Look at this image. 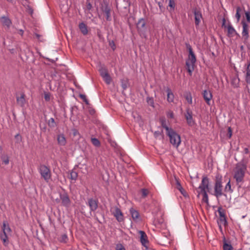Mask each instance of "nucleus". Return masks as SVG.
<instances>
[{
    "instance_id": "f257e3e1",
    "label": "nucleus",
    "mask_w": 250,
    "mask_h": 250,
    "mask_svg": "<svg viewBox=\"0 0 250 250\" xmlns=\"http://www.w3.org/2000/svg\"><path fill=\"white\" fill-rule=\"evenodd\" d=\"M246 170L247 166L244 164L240 163L236 164L233 169V178L237 185L244 182Z\"/></svg>"
},
{
    "instance_id": "f03ea898",
    "label": "nucleus",
    "mask_w": 250,
    "mask_h": 250,
    "mask_svg": "<svg viewBox=\"0 0 250 250\" xmlns=\"http://www.w3.org/2000/svg\"><path fill=\"white\" fill-rule=\"evenodd\" d=\"M186 46L189 52L188 57L186 60V65L188 72L190 75H191L194 68L196 58L191 45L189 43H186Z\"/></svg>"
},
{
    "instance_id": "7ed1b4c3",
    "label": "nucleus",
    "mask_w": 250,
    "mask_h": 250,
    "mask_svg": "<svg viewBox=\"0 0 250 250\" xmlns=\"http://www.w3.org/2000/svg\"><path fill=\"white\" fill-rule=\"evenodd\" d=\"M167 135L169 138L170 143L174 147L177 148L181 142L180 136L173 129L167 132Z\"/></svg>"
},
{
    "instance_id": "20e7f679",
    "label": "nucleus",
    "mask_w": 250,
    "mask_h": 250,
    "mask_svg": "<svg viewBox=\"0 0 250 250\" xmlns=\"http://www.w3.org/2000/svg\"><path fill=\"white\" fill-rule=\"evenodd\" d=\"M38 170L42 178L46 182H48L51 177V172L50 168L47 166L42 165L39 167Z\"/></svg>"
},
{
    "instance_id": "39448f33",
    "label": "nucleus",
    "mask_w": 250,
    "mask_h": 250,
    "mask_svg": "<svg viewBox=\"0 0 250 250\" xmlns=\"http://www.w3.org/2000/svg\"><path fill=\"white\" fill-rule=\"evenodd\" d=\"M214 188V195L217 198L220 197L223 195V186L222 185L221 178L219 177H216Z\"/></svg>"
},
{
    "instance_id": "423d86ee",
    "label": "nucleus",
    "mask_w": 250,
    "mask_h": 250,
    "mask_svg": "<svg viewBox=\"0 0 250 250\" xmlns=\"http://www.w3.org/2000/svg\"><path fill=\"white\" fill-rule=\"evenodd\" d=\"M209 181L207 177H204L202 178V182L200 186H199L197 192H198V196L202 193H204V192H207L209 188Z\"/></svg>"
},
{
    "instance_id": "0eeeda50",
    "label": "nucleus",
    "mask_w": 250,
    "mask_h": 250,
    "mask_svg": "<svg viewBox=\"0 0 250 250\" xmlns=\"http://www.w3.org/2000/svg\"><path fill=\"white\" fill-rule=\"evenodd\" d=\"M185 117L189 126H192L195 124V122L192 117V112L189 108L186 109Z\"/></svg>"
},
{
    "instance_id": "6e6552de",
    "label": "nucleus",
    "mask_w": 250,
    "mask_h": 250,
    "mask_svg": "<svg viewBox=\"0 0 250 250\" xmlns=\"http://www.w3.org/2000/svg\"><path fill=\"white\" fill-rule=\"evenodd\" d=\"M241 23L243 27L242 36L245 40H247L249 38V26L244 20L242 21Z\"/></svg>"
},
{
    "instance_id": "1a4fd4ad",
    "label": "nucleus",
    "mask_w": 250,
    "mask_h": 250,
    "mask_svg": "<svg viewBox=\"0 0 250 250\" xmlns=\"http://www.w3.org/2000/svg\"><path fill=\"white\" fill-rule=\"evenodd\" d=\"M112 213L117 220L119 222L124 221V215L121 209L117 207L112 208Z\"/></svg>"
},
{
    "instance_id": "9d476101",
    "label": "nucleus",
    "mask_w": 250,
    "mask_h": 250,
    "mask_svg": "<svg viewBox=\"0 0 250 250\" xmlns=\"http://www.w3.org/2000/svg\"><path fill=\"white\" fill-rule=\"evenodd\" d=\"M137 28L139 33L142 35L144 34L146 32V22L144 19H140L137 23Z\"/></svg>"
},
{
    "instance_id": "9b49d317",
    "label": "nucleus",
    "mask_w": 250,
    "mask_h": 250,
    "mask_svg": "<svg viewBox=\"0 0 250 250\" xmlns=\"http://www.w3.org/2000/svg\"><path fill=\"white\" fill-rule=\"evenodd\" d=\"M218 212L219 215V221L220 223L226 226L227 224V221L225 215V211L222 207H219L218 208Z\"/></svg>"
},
{
    "instance_id": "f8f14e48",
    "label": "nucleus",
    "mask_w": 250,
    "mask_h": 250,
    "mask_svg": "<svg viewBox=\"0 0 250 250\" xmlns=\"http://www.w3.org/2000/svg\"><path fill=\"white\" fill-rule=\"evenodd\" d=\"M203 97L207 104L208 105L211 104V101L212 99V93L209 90H205L203 92Z\"/></svg>"
},
{
    "instance_id": "ddd939ff",
    "label": "nucleus",
    "mask_w": 250,
    "mask_h": 250,
    "mask_svg": "<svg viewBox=\"0 0 250 250\" xmlns=\"http://www.w3.org/2000/svg\"><path fill=\"white\" fill-rule=\"evenodd\" d=\"M98 201L96 199L90 198L88 200V205L91 211H95L98 207Z\"/></svg>"
},
{
    "instance_id": "4468645a",
    "label": "nucleus",
    "mask_w": 250,
    "mask_h": 250,
    "mask_svg": "<svg viewBox=\"0 0 250 250\" xmlns=\"http://www.w3.org/2000/svg\"><path fill=\"white\" fill-rule=\"evenodd\" d=\"M139 233L140 234V242L141 244L143 246L146 247L148 242L146 234L142 230H140Z\"/></svg>"
},
{
    "instance_id": "2eb2a0df",
    "label": "nucleus",
    "mask_w": 250,
    "mask_h": 250,
    "mask_svg": "<svg viewBox=\"0 0 250 250\" xmlns=\"http://www.w3.org/2000/svg\"><path fill=\"white\" fill-rule=\"evenodd\" d=\"M193 13L195 18V24L196 26L197 27L199 26L202 19V15L201 12L197 10H195Z\"/></svg>"
},
{
    "instance_id": "dca6fc26",
    "label": "nucleus",
    "mask_w": 250,
    "mask_h": 250,
    "mask_svg": "<svg viewBox=\"0 0 250 250\" xmlns=\"http://www.w3.org/2000/svg\"><path fill=\"white\" fill-rule=\"evenodd\" d=\"M60 199H61L62 204L64 206L68 207L70 206V200L67 194H61Z\"/></svg>"
},
{
    "instance_id": "f3484780",
    "label": "nucleus",
    "mask_w": 250,
    "mask_h": 250,
    "mask_svg": "<svg viewBox=\"0 0 250 250\" xmlns=\"http://www.w3.org/2000/svg\"><path fill=\"white\" fill-rule=\"evenodd\" d=\"M16 100L18 105L22 107L25 106L26 100L25 99V95L23 93L21 94L20 97H17Z\"/></svg>"
},
{
    "instance_id": "a211bd4d",
    "label": "nucleus",
    "mask_w": 250,
    "mask_h": 250,
    "mask_svg": "<svg viewBox=\"0 0 250 250\" xmlns=\"http://www.w3.org/2000/svg\"><path fill=\"white\" fill-rule=\"evenodd\" d=\"M166 92L167 94V101L169 103H173L174 101V95L171 89L167 87L166 89Z\"/></svg>"
},
{
    "instance_id": "6ab92c4d",
    "label": "nucleus",
    "mask_w": 250,
    "mask_h": 250,
    "mask_svg": "<svg viewBox=\"0 0 250 250\" xmlns=\"http://www.w3.org/2000/svg\"><path fill=\"white\" fill-rule=\"evenodd\" d=\"M226 28H227L228 34L229 36L233 37L235 35H238V34L237 33L235 29L230 23H229V24L227 25V27Z\"/></svg>"
},
{
    "instance_id": "aec40b11",
    "label": "nucleus",
    "mask_w": 250,
    "mask_h": 250,
    "mask_svg": "<svg viewBox=\"0 0 250 250\" xmlns=\"http://www.w3.org/2000/svg\"><path fill=\"white\" fill-rule=\"evenodd\" d=\"M58 144L60 146H64L66 143V139L63 134H59L57 136Z\"/></svg>"
},
{
    "instance_id": "412c9836",
    "label": "nucleus",
    "mask_w": 250,
    "mask_h": 250,
    "mask_svg": "<svg viewBox=\"0 0 250 250\" xmlns=\"http://www.w3.org/2000/svg\"><path fill=\"white\" fill-rule=\"evenodd\" d=\"M129 212H130V213L131 215L132 219L134 221H136L137 219H138L139 218V213L138 212V211L137 210H135L133 208H131L129 209Z\"/></svg>"
},
{
    "instance_id": "4be33fe9",
    "label": "nucleus",
    "mask_w": 250,
    "mask_h": 250,
    "mask_svg": "<svg viewBox=\"0 0 250 250\" xmlns=\"http://www.w3.org/2000/svg\"><path fill=\"white\" fill-rule=\"evenodd\" d=\"M79 27L81 32L84 35H87L88 33L87 27L83 22H81L79 25Z\"/></svg>"
},
{
    "instance_id": "5701e85b",
    "label": "nucleus",
    "mask_w": 250,
    "mask_h": 250,
    "mask_svg": "<svg viewBox=\"0 0 250 250\" xmlns=\"http://www.w3.org/2000/svg\"><path fill=\"white\" fill-rule=\"evenodd\" d=\"M245 8L244 7H237L236 12L235 14V18L237 19V21L239 22L241 18V14L244 11Z\"/></svg>"
},
{
    "instance_id": "b1692460",
    "label": "nucleus",
    "mask_w": 250,
    "mask_h": 250,
    "mask_svg": "<svg viewBox=\"0 0 250 250\" xmlns=\"http://www.w3.org/2000/svg\"><path fill=\"white\" fill-rule=\"evenodd\" d=\"M2 229L3 233H9L11 232V230L8 224L6 222H3L2 224Z\"/></svg>"
},
{
    "instance_id": "393cba45",
    "label": "nucleus",
    "mask_w": 250,
    "mask_h": 250,
    "mask_svg": "<svg viewBox=\"0 0 250 250\" xmlns=\"http://www.w3.org/2000/svg\"><path fill=\"white\" fill-rule=\"evenodd\" d=\"M1 21L2 24L6 26L7 27H9L11 24V21L10 19L5 17H2L1 18Z\"/></svg>"
},
{
    "instance_id": "a878e982",
    "label": "nucleus",
    "mask_w": 250,
    "mask_h": 250,
    "mask_svg": "<svg viewBox=\"0 0 250 250\" xmlns=\"http://www.w3.org/2000/svg\"><path fill=\"white\" fill-rule=\"evenodd\" d=\"M104 12L106 15V19L107 21H110L111 20L110 17V9L107 6H106L104 10Z\"/></svg>"
},
{
    "instance_id": "bb28decb",
    "label": "nucleus",
    "mask_w": 250,
    "mask_h": 250,
    "mask_svg": "<svg viewBox=\"0 0 250 250\" xmlns=\"http://www.w3.org/2000/svg\"><path fill=\"white\" fill-rule=\"evenodd\" d=\"M7 234L8 233H5V234L3 233L0 236V238H1V240H2L3 244L5 246H7L8 244Z\"/></svg>"
},
{
    "instance_id": "cd10ccee",
    "label": "nucleus",
    "mask_w": 250,
    "mask_h": 250,
    "mask_svg": "<svg viewBox=\"0 0 250 250\" xmlns=\"http://www.w3.org/2000/svg\"><path fill=\"white\" fill-rule=\"evenodd\" d=\"M161 123L162 127L166 129L167 132H168L172 129L170 127H168V126L167 125L166 121L165 120L161 119Z\"/></svg>"
},
{
    "instance_id": "c85d7f7f",
    "label": "nucleus",
    "mask_w": 250,
    "mask_h": 250,
    "mask_svg": "<svg viewBox=\"0 0 250 250\" xmlns=\"http://www.w3.org/2000/svg\"><path fill=\"white\" fill-rule=\"evenodd\" d=\"M177 188L180 191V192L184 196H185L186 195V192L184 189V188L182 187V186L178 182H177Z\"/></svg>"
},
{
    "instance_id": "c756f323",
    "label": "nucleus",
    "mask_w": 250,
    "mask_h": 250,
    "mask_svg": "<svg viewBox=\"0 0 250 250\" xmlns=\"http://www.w3.org/2000/svg\"><path fill=\"white\" fill-rule=\"evenodd\" d=\"M91 142L92 144L97 147H99L100 146V142L99 140L96 138H92L91 139Z\"/></svg>"
},
{
    "instance_id": "7c9ffc66",
    "label": "nucleus",
    "mask_w": 250,
    "mask_h": 250,
    "mask_svg": "<svg viewBox=\"0 0 250 250\" xmlns=\"http://www.w3.org/2000/svg\"><path fill=\"white\" fill-rule=\"evenodd\" d=\"M1 159L2 161V162L5 164L7 165L9 164V157L6 155H2L1 156Z\"/></svg>"
},
{
    "instance_id": "2f4dec72",
    "label": "nucleus",
    "mask_w": 250,
    "mask_h": 250,
    "mask_svg": "<svg viewBox=\"0 0 250 250\" xmlns=\"http://www.w3.org/2000/svg\"><path fill=\"white\" fill-rule=\"evenodd\" d=\"M185 98L188 104H192V98L190 93H187L185 96Z\"/></svg>"
},
{
    "instance_id": "473e14b6",
    "label": "nucleus",
    "mask_w": 250,
    "mask_h": 250,
    "mask_svg": "<svg viewBox=\"0 0 250 250\" xmlns=\"http://www.w3.org/2000/svg\"><path fill=\"white\" fill-rule=\"evenodd\" d=\"M147 103L152 107H154V103L153 98L147 97L146 98Z\"/></svg>"
},
{
    "instance_id": "72a5a7b5",
    "label": "nucleus",
    "mask_w": 250,
    "mask_h": 250,
    "mask_svg": "<svg viewBox=\"0 0 250 250\" xmlns=\"http://www.w3.org/2000/svg\"><path fill=\"white\" fill-rule=\"evenodd\" d=\"M225 191L227 192H232L233 191L231 188V185L229 181L228 182L225 186Z\"/></svg>"
},
{
    "instance_id": "f704fd0d",
    "label": "nucleus",
    "mask_w": 250,
    "mask_h": 250,
    "mask_svg": "<svg viewBox=\"0 0 250 250\" xmlns=\"http://www.w3.org/2000/svg\"><path fill=\"white\" fill-rule=\"evenodd\" d=\"M200 195H203L202 201L204 202H205L206 203H208V194H207V192H204V193H202Z\"/></svg>"
},
{
    "instance_id": "c9c22d12",
    "label": "nucleus",
    "mask_w": 250,
    "mask_h": 250,
    "mask_svg": "<svg viewBox=\"0 0 250 250\" xmlns=\"http://www.w3.org/2000/svg\"><path fill=\"white\" fill-rule=\"evenodd\" d=\"M232 246L229 244H228L226 242H225L223 245V250H232Z\"/></svg>"
},
{
    "instance_id": "e433bc0d",
    "label": "nucleus",
    "mask_w": 250,
    "mask_h": 250,
    "mask_svg": "<svg viewBox=\"0 0 250 250\" xmlns=\"http://www.w3.org/2000/svg\"><path fill=\"white\" fill-rule=\"evenodd\" d=\"M77 177H78V174L76 172H75L74 171H72L70 172V177L71 179H72L73 180H76L77 178Z\"/></svg>"
},
{
    "instance_id": "4c0bfd02",
    "label": "nucleus",
    "mask_w": 250,
    "mask_h": 250,
    "mask_svg": "<svg viewBox=\"0 0 250 250\" xmlns=\"http://www.w3.org/2000/svg\"><path fill=\"white\" fill-rule=\"evenodd\" d=\"M103 79L107 84H109L111 83V78L109 75H108L107 76L103 78Z\"/></svg>"
},
{
    "instance_id": "58836bf2",
    "label": "nucleus",
    "mask_w": 250,
    "mask_h": 250,
    "mask_svg": "<svg viewBox=\"0 0 250 250\" xmlns=\"http://www.w3.org/2000/svg\"><path fill=\"white\" fill-rule=\"evenodd\" d=\"M55 120L53 118H51L48 121V125L50 127H54L55 126Z\"/></svg>"
},
{
    "instance_id": "ea45409f",
    "label": "nucleus",
    "mask_w": 250,
    "mask_h": 250,
    "mask_svg": "<svg viewBox=\"0 0 250 250\" xmlns=\"http://www.w3.org/2000/svg\"><path fill=\"white\" fill-rule=\"evenodd\" d=\"M116 250H126L125 247L121 244H117L116 245Z\"/></svg>"
},
{
    "instance_id": "a19ab883",
    "label": "nucleus",
    "mask_w": 250,
    "mask_h": 250,
    "mask_svg": "<svg viewBox=\"0 0 250 250\" xmlns=\"http://www.w3.org/2000/svg\"><path fill=\"white\" fill-rule=\"evenodd\" d=\"M168 6L173 10L175 8V4L174 0H169Z\"/></svg>"
},
{
    "instance_id": "79ce46f5",
    "label": "nucleus",
    "mask_w": 250,
    "mask_h": 250,
    "mask_svg": "<svg viewBox=\"0 0 250 250\" xmlns=\"http://www.w3.org/2000/svg\"><path fill=\"white\" fill-rule=\"evenodd\" d=\"M99 71H100V75H101V76L102 77L103 76H104V75L105 73H106L107 72V69L105 68H104V67H102L99 70Z\"/></svg>"
},
{
    "instance_id": "37998d69",
    "label": "nucleus",
    "mask_w": 250,
    "mask_h": 250,
    "mask_svg": "<svg viewBox=\"0 0 250 250\" xmlns=\"http://www.w3.org/2000/svg\"><path fill=\"white\" fill-rule=\"evenodd\" d=\"M167 118L173 119L174 118V113L171 110H169L167 113Z\"/></svg>"
},
{
    "instance_id": "c03bdc74",
    "label": "nucleus",
    "mask_w": 250,
    "mask_h": 250,
    "mask_svg": "<svg viewBox=\"0 0 250 250\" xmlns=\"http://www.w3.org/2000/svg\"><path fill=\"white\" fill-rule=\"evenodd\" d=\"M142 196L146 197L148 194V190L146 189L143 188L142 189Z\"/></svg>"
},
{
    "instance_id": "a18cd8bd",
    "label": "nucleus",
    "mask_w": 250,
    "mask_h": 250,
    "mask_svg": "<svg viewBox=\"0 0 250 250\" xmlns=\"http://www.w3.org/2000/svg\"><path fill=\"white\" fill-rule=\"evenodd\" d=\"M245 14L247 22H250V12L246 11Z\"/></svg>"
},
{
    "instance_id": "49530a36",
    "label": "nucleus",
    "mask_w": 250,
    "mask_h": 250,
    "mask_svg": "<svg viewBox=\"0 0 250 250\" xmlns=\"http://www.w3.org/2000/svg\"><path fill=\"white\" fill-rule=\"evenodd\" d=\"M67 240V236L66 234H63L62 236L60 241L62 242H66Z\"/></svg>"
},
{
    "instance_id": "de8ad7c7",
    "label": "nucleus",
    "mask_w": 250,
    "mask_h": 250,
    "mask_svg": "<svg viewBox=\"0 0 250 250\" xmlns=\"http://www.w3.org/2000/svg\"><path fill=\"white\" fill-rule=\"evenodd\" d=\"M80 97L81 99H82L83 100V101L86 104H88V101L86 99V96L84 95L81 94L80 95Z\"/></svg>"
},
{
    "instance_id": "09e8293b",
    "label": "nucleus",
    "mask_w": 250,
    "mask_h": 250,
    "mask_svg": "<svg viewBox=\"0 0 250 250\" xmlns=\"http://www.w3.org/2000/svg\"><path fill=\"white\" fill-rule=\"evenodd\" d=\"M109 44L112 49L114 50L116 48L115 44L113 41H109Z\"/></svg>"
},
{
    "instance_id": "8fccbe9b",
    "label": "nucleus",
    "mask_w": 250,
    "mask_h": 250,
    "mask_svg": "<svg viewBox=\"0 0 250 250\" xmlns=\"http://www.w3.org/2000/svg\"><path fill=\"white\" fill-rule=\"evenodd\" d=\"M44 99L45 100V101H49L50 99V94L49 93H45L44 94Z\"/></svg>"
},
{
    "instance_id": "3c124183",
    "label": "nucleus",
    "mask_w": 250,
    "mask_h": 250,
    "mask_svg": "<svg viewBox=\"0 0 250 250\" xmlns=\"http://www.w3.org/2000/svg\"><path fill=\"white\" fill-rule=\"evenodd\" d=\"M122 86L124 90L126 89V88L127 87V82H124L123 81H122Z\"/></svg>"
},
{
    "instance_id": "603ef678",
    "label": "nucleus",
    "mask_w": 250,
    "mask_h": 250,
    "mask_svg": "<svg viewBox=\"0 0 250 250\" xmlns=\"http://www.w3.org/2000/svg\"><path fill=\"white\" fill-rule=\"evenodd\" d=\"M232 136V131L230 127L228 128V137L230 138Z\"/></svg>"
},
{
    "instance_id": "864d4df0",
    "label": "nucleus",
    "mask_w": 250,
    "mask_h": 250,
    "mask_svg": "<svg viewBox=\"0 0 250 250\" xmlns=\"http://www.w3.org/2000/svg\"><path fill=\"white\" fill-rule=\"evenodd\" d=\"M222 27H223L224 28H226L227 27V25H226V20L224 18L222 19Z\"/></svg>"
},
{
    "instance_id": "5fc2aeb1",
    "label": "nucleus",
    "mask_w": 250,
    "mask_h": 250,
    "mask_svg": "<svg viewBox=\"0 0 250 250\" xmlns=\"http://www.w3.org/2000/svg\"><path fill=\"white\" fill-rule=\"evenodd\" d=\"M238 82H239V80L237 78H235L234 79V80H233L232 81V83H235V86L236 87L237 86V83H238Z\"/></svg>"
},
{
    "instance_id": "6e6d98bb",
    "label": "nucleus",
    "mask_w": 250,
    "mask_h": 250,
    "mask_svg": "<svg viewBox=\"0 0 250 250\" xmlns=\"http://www.w3.org/2000/svg\"><path fill=\"white\" fill-rule=\"evenodd\" d=\"M35 36H36V37L38 39H40V35L38 34H35Z\"/></svg>"
},
{
    "instance_id": "4d7b16f0",
    "label": "nucleus",
    "mask_w": 250,
    "mask_h": 250,
    "mask_svg": "<svg viewBox=\"0 0 250 250\" xmlns=\"http://www.w3.org/2000/svg\"><path fill=\"white\" fill-rule=\"evenodd\" d=\"M155 134V136H156V137H157L159 134H160V133H159V132H158V131H156V132H155V134Z\"/></svg>"
},
{
    "instance_id": "13d9d810",
    "label": "nucleus",
    "mask_w": 250,
    "mask_h": 250,
    "mask_svg": "<svg viewBox=\"0 0 250 250\" xmlns=\"http://www.w3.org/2000/svg\"><path fill=\"white\" fill-rule=\"evenodd\" d=\"M108 75H109V74L107 72L106 73H105L104 75V76H103L102 77L103 78L106 77V76H107Z\"/></svg>"
},
{
    "instance_id": "bf43d9fd",
    "label": "nucleus",
    "mask_w": 250,
    "mask_h": 250,
    "mask_svg": "<svg viewBox=\"0 0 250 250\" xmlns=\"http://www.w3.org/2000/svg\"><path fill=\"white\" fill-rule=\"evenodd\" d=\"M20 34L22 35L23 34V31L22 30H20Z\"/></svg>"
},
{
    "instance_id": "052dcab7",
    "label": "nucleus",
    "mask_w": 250,
    "mask_h": 250,
    "mask_svg": "<svg viewBox=\"0 0 250 250\" xmlns=\"http://www.w3.org/2000/svg\"><path fill=\"white\" fill-rule=\"evenodd\" d=\"M2 147H1V146H0V152H2Z\"/></svg>"
},
{
    "instance_id": "680f3d73",
    "label": "nucleus",
    "mask_w": 250,
    "mask_h": 250,
    "mask_svg": "<svg viewBox=\"0 0 250 250\" xmlns=\"http://www.w3.org/2000/svg\"><path fill=\"white\" fill-rule=\"evenodd\" d=\"M9 2H11L12 1V0H7Z\"/></svg>"
},
{
    "instance_id": "e2e57ef3",
    "label": "nucleus",
    "mask_w": 250,
    "mask_h": 250,
    "mask_svg": "<svg viewBox=\"0 0 250 250\" xmlns=\"http://www.w3.org/2000/svg\"><path fill=\"white\" fill-rule=\"evenodd\" d=\"M91 6L90 4H89V5H88V7H91Z\"/></svg>"
},
{
    "instance_id": "0e129e2a",
    "label": "nucleus",
    "mask_w": 250,
    "mask_h": 250,
    "mask_svg": "<svg viewBox=\"0 0 250 250\" xmlns=\"http://www.w3.org/2000/svg\"><path fill=\"white\" fill-rule=\"evenodd\" d=\"M91 6L90 4H89V5H88V7H91Z\"/></svg>"
}]
</instances>
